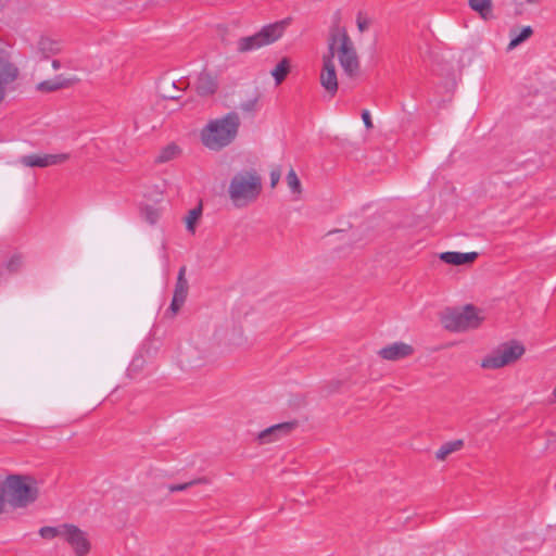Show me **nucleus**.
<instances>
[{"instance_id":"obj_1","label":"nucleus","mask_w":556,"mask_h":556,"mask_svg":"<svg viewBox=\"0 0 556 556\" xmlns=\"http://www.w3.org/2000/svg\"><path fill=\"white\" fill-rule=\"evenodd\" d=\"M240 124L235 112L210 121L200 132L202 144L211 151H220L235 141Z\"/></svg>"},{"instance_id":"obj_2","label":"nucleus","mask_w":556,"mask_h":556,"mask_svg":"<svg viewBox=\"0 0 556 556\" xmlns=\"http://www.w3.org/2000/svg\"><path fill=\"white\" fill-rule=\"evenodd\" d=\"M263 189L262 177L253 168L236 173L228 186V197L236 208L255 203Z\"/></svg>"},{"instance_id":"obj_3","label":"nucleus","mask_w":556,"mask_h":556,"mask_svg":"<svg viewBox=\"0 0 556 556\" xmlns=\"http://www.w3.org/2000/svg\"><path fill=\"white\" fill-rule=\"evenodd\" d=\"M333 53L338 58L343 72L349 77H355L359 72V60L353 41L344 27L339 25L330 29L328 37V50L326 53Z\"/></svg>"},{"instance_id":"obj_4","label":"nucleus","mask_w":556,"mask_h":556,"mask_svg":"<svg viewBox=\"0 0 556 556\" xmlns=\"http://www.w3.org/2000/svg\"><path fill=\"white\" fill-rule=\"evenodd\" d=\"M3 488L10 505L14 508H24L33 504L39 494L37 481L30 476L11 475Z\"/></svg>"},{"instance_id":"obj_5","label":"nucleus","mask_w":556,"mask_h":556,"mask_svg":"<svg viewBox=\"0 0 556 556\" xmlns=\"http://www.w3.org/2000/svg\"><path fill=\"white\" fill-rule=\"evenodd\" d=\"M290 20L286 18L269 25L264 26L258 33L242 37L237 42V50L241 53L260 49L264 46L276 42L282 37Z\"/></svg>"},{"instance_id":"obj_6","label":"nucleus","mask_w":556,"mask_h":556,"mask_svg":"<svg viewBox=\"0 0 556 556\" xmlns=\"http://www.w3.org/2000/svg\"><path fill=\"white\" fill-rule=\"evenodd\" d=\"M483 320L480 312L473 305H466L463 308H455L442 316V324L450 331H467L478 328Z\"/></svg>"},{"instance_id":"obj_7","label":"nucleus","mask_w":556,"mask_h":556,"mask_svg":"<svg viewBox=\"0 0 556 556\" xmlns=\"http://www.w3.org/2000/svg\"><path fill=\"white\" fill-rule=\"evenodd\" d=\"M523 354L525 348L520 343H505L486 355L480 366L483 369H500L516 363Z\"/></svg>"},{"instance_id":"obj_8","label":"nucleus","mask_w":556,"mask_h":556,"mask_svg":"<svg viewBox=\"0 0 556 556\" xmlns=\"http://www.w3.org/2000/svg\"><path fill=\"white\" fill-rule=\"evenodd\" d=\"M62 539L71 546L75 556H87L91 551L87 532L73 523H66Z\"/></svg>"},{"instance_id":"obj_9","label":"nucleus","mask_w":556,"mask_h":556,"mask_svg":"<svg viewBox=\"0 0 556 556\" xmlns=\"http://www.w3.org/2000/svg\"><path fill=\"white\" fill-rule=\"evenodd\" d=\"M321 87L333 97L338 91L337 70L333 62V53H325L323 55V68L320 73Z\"/></svg>"},{"instance_id":"obj_10","label":"nucleus","mask_w":556,"mask_h":556,"mask_svg":"<svg viewBox=\"0 0 556 556\" xmlns=\"http://www.w3.org/2000/svg\"><path fill=\"white\" fill-rule=\"evenodd\" d=\"M186 266H181L178 270L177 280L174 288L173 300L169 306V311L172 312L173 316H175L180 311L188 296L189 282L186 278Z\"/></svg>"},{"instance_id":"obj_11","label":"nucleus","mask_w":556,"mask_h":556,"mask_svg":"<svg viewBox=\"0 0 556 556\" xmlns=\"http://www.w3.org/2000/svg\"><path fill=\"white\" fill-rule=\"evenodd\" d=\"M298 427V421H287L274 425L261 431L256 440L258 444H269L289 435Z\"/></svg>"},{"instance_id":"obj_12","label":"nucleus","mask_w":556,"mask_h":556,"mask_svg":"<svg viewBox=\"0 0 556 556\" xmlns=\"http://www.w3.org/2000/svg\"><path fill=\"white\" fill-rule=\"evenodd\" d=\"M70 159L67 153L60 154H31L21 157L20 163L28 167H48L65 163Z\"/></svg>"},{"instance_id":"obj_13","label":"nucleus","mask_w":556,"mask_h":556,"mask_svg":"<svg viewBox=\"0 0 556 556\" xmlns=\"http://www.w3.org/2000/svg\"><path fill=\"white\" fill-rule=\"evenodd\" d=\"M414 353L412 345L404 342H394L382 348L378 355L387 361H399L410 356Z\"/></svg>"},{"instance_id":"obj_14","label":"nucleus","mask_w":556,"mask_h":556,"mask_svg":"<svg viewBox=\"0 0 556 556\" xmlns=\"http://www.w3.org/2000/svg\"><path fill=\"white\" fill-rule=\"evenodd\" d=\"M218 84L216 78L206 73L202 72L199 74L195 81V91L201 97H208L217 91Z\"/></svg>"},{"instance_id":"obj_15","label":"nucleus","mask_w":556,"mask_h":556,"mask_svg":"<svg viewBox=\"0 0 556 556\" xmlns=\"http://www.w3.org/2000/svg\"><path fill=\"white\" fill-rule=\"evenodd\" d=\"M440 260L450 265H466L472 264L477 257V252L462 253V252H443L439 255Z\"/></svg>"},{"instance_id":"obj_16","label":"nucleus","mask_w":556,"mask_h":556,"mask_svg":"<svg viewBox=\"0 0 556 556\" xmlns=\"http://www.w3.org/2000/svg\"><path fill=\"white\" fill-rule=\"evenodd\" d=\"M37 49L42 59H48L50 55L61 52V43L55 39L42 36L38 40Z\"/></svg>"},{"instance_id":"obj_17","label":"nucleus","mask_w":556,"mask_h":556,"mask_svg":"<svg viewBox=\"0 0 556 556\" xmlns=\"http://www.w3.org/2000/svg\"><path fill=\"white\" fill-rule=\"evenodd\" d=\"M189 84L186 80H179L178 83L164 80L161 85V92L164 98L176 100L179 96L176 91L185 90Z\"/></svg>"},{"instance_id":"obj_18","label":"nucleus","mask_w":556,"mask_h":556,"mask_svg":"<svg viewBox=\"0 0 556 556\" xmlns=\"http://www.w3.org/2000/svg\"><path fill=\"white\" fill-rule=\"evenodd\" d=\"M17 76V70L9 61L0 58V86L4 87Z\"/></svg>"},{"instance_id":"obj_19","label":"nucleus","mask_w":556,"mask_h":556,"mask_svg":"<svg viewBox=\"0 0 556 556\" xmlns=\"http://www.w3.org/2000/svg\"><path fill=\"white\" fill-rule=\"evenodd\" d=\"M72 80L63 78L61 76L55 77L51 80H45L38 84L37 89L43 92L56 91L59 89L71 86Z\"/></svg>"},{"instance_id":"obj_20","label":"nucleus","mask_w":556,"mask_h":556,"mask_svg":"<svg viewBox=\"0 0 556 556\" xmlns=\"http://www.w3.org/2000/svg\"><path fill=\"white\" fill-rule=\"evenodd\" d=\"M464 446L463 440H454L448 441L441 445V447L435 453V458L438 460H445L452 453L458 452Z\"/></svg>"},{"instance_id":"obj_21","label":"nucleus","mask_w":556,"mask_h":556,"mask_svg":"<svg viewBox=\"0 0 556 556\" xmlns=\"http://www.w3.org/2000/svg\"><path fill=\"white\" fill-rule=\"evenodd\" d=\"M533 34V29L531 26H525L519 33L516 30L510 31V42L507 46V50L511 51L516 49L519 45L528 40Z\"/></svg>"},{"instance_id":"obj_22","label":"nucleus","mask_w":556,"mask_h":556,"mask_svg":"<svg viewBox=\"0 0 556 556\" xmlns=\"http://www.w3.org/2000/svg\"><path fill=\"white\" fill-rule=\"evenodd\" d=\"M471 10L477 12L483 20L492 16V0H469Z\"/></svg>"},{"instance_id":"obj_23","label":"nucleus","mask_w":556,"mask_h":556,"mask_svg":"<svg viewBox=\"0 0 556 556\" xmlns=\"http://www.w3.org/2000/svg\"><path fill=\"white\" fill-rule=\"evenodd\" d=\"M291 63L288 58H283L280 62L271 70L270 74L275 79L276 85H280L290 72Z\"/></svg>"},{"instance_id":"obj_24","label":"nucleus","mask_w":556,"mask_h":556,"mask_svg":"<svg viewBox=\"0 0 556 556\" xmlns=\"http://www.w3.org/2000/svg\"><path fill=\"white\" fill-rule=\"evenodd\" d=\"M180 154V148L175 143H169L161 149L159 155L155 159L156 163H166L176 159Z\"/></svg>"},{"instance_id":"obj_25","label":"nucleus","mask_w":556,"mask_h":556,"mask_svg":"<svg viewBox=\"0 0 556 556\" xmlns=\"http://www.w3.org/2000/svg\"><path fill=\"white\" fill-rule=\"evenodd\" d=\"M66 523L59 525L56 527L46 526L39 529V535L45 540H52L54 538H62Z\"/></svg>"},{"instance_id":"obj_26","label":"nucleus","mask_w":556,"mask_h":556,"mask_svg":"<svg viewBox=\"0 0 556 556\" xmlns=\"http://www.w3.org/2000/svg\"><path fill=\"white\" fill-rule=\"evenodd\" d=\"M201 214H202L201 206L194 207L188 212L187 216L185 217V223H186L187 230L189 232L194 233L195 225H197L199 218L201 217Z\"/></svg>"},{"instance_id":"obj_27","label":"nucleus","mask_w":556,"mask_h":556,"mask_svg":"<svg viewBox=\"0 0 556 556\" xmlns=\"http://www.w3.org/2000/svg\"><path fill=\"white\" fill-rule=\"evenodd\" d=\"M287 184L290 190L295 194L302 193V185L301 181L293 168H291L287 174Z\"/></svg>"},{"instance_id":"obj_28","label":"nucleus","mask_w":556,"mask_h":556,"mask_svg":"<svg viewBox=\"0 0 556 556\" xmlns=\"http://www.w3.org/2000/svg\"><path fill=\"white\" fill-rule=\"evenodd\" d=\"M206 483H208V480L205 477H201L198 479H193L189 482H185V483H180V484H170L168 486V491L169 492L185 491L193 485L206 484Z\"/></svg>"},{"instance_id":"obj_29","label":"nucleus","mask_w":556,"mask_h":556,"mask_svg":"<svg viewBox=\"0 0 556 556\" xmlns=\"http://www.w3.org/2000/svg\"><path fill=\"white\" fill-rule=\"evenodd\" d=\"M141 215L148 224L155 225L160 218V211L153 206L148 205L142 207Z\"/></svg>"},{"instance_id":"obj_30","label":"nucleus","mask_w":556,"mask_h":556,"mask_svg":"<svg viewBox=\"0 0 556 556\" xmlns=\"http://www.w3.org/2000/svg\"><path fill=\"white\" fill-rule=\"evenodd\" d=\"M22 263V258L18 255H14L11 257V260L8 263V269L10 271H15L18 269L20 265Z\"/></svg>"},{"instance_id":"obj_31","label":"nucleus","mask_w":556,"mask_h":556,"mask_svg":"<svg viewBox=\"0 0 556 556\" xmlns=\"http://www.w3.org/2000/svg\"><path fill=\"white\" fill-rule=\"evenodd\" d=\"M256 103H257V99H252V100H249V101H245L241 104V110H243L244 112H252L255 110L256 108Z\"/></svg>"},{"instance_id":"obj_32","label":"nucleus","mask_w":556,"mask_h":556,"mask_svg":"<svg viewBox=\"0 0 556 556\" xmlns=\"http://www.w3.org/2000/svg\"><path fill=\"white\" fill-rule=\"evenodd\" d=\"M281 173L279 169H274L270 173V187L275 188L280 180Z\"/></svg>"},{"instance_id":"obj_33","label":"nucleus","mask_w":556,"mask_h":556,"mask_svg":"<svg viewBox=\"0 0 556 556\" xmlns=\"http://www.w3.org/2000/svg\"><path fill=\"white\" fill-rule=\"evenodd\" d=\"M369 27V22L366 18L357 17V28L359 31H365Z\"/></svg>"},{"instance_id":"obj_34","label":"nucleus","mask_w":556,"mask_h":556,"mask_svg":"<svg viewBox=\"0 0 556 556\" xmlns=\"http://www.w3.org/2000/svg\"><path fill=\"white\" fill-rule=\"evenodd\" d=\"M362 118L367 128H372V121L367 110L363 111Z\"/></svg>"},{"instance_id":"obj_35","label":"nucleus","mask_w":556,"mask_h":556,"mask_svg":"<svg viewBox=\"0 0 556 556\" xmlns=\"http://www.w3.org/2000/svg\"><path fill=\"white\" fill-rule=\"evenodd\" d=\"M5 505V491L3 484H0V514L3 513Z\"/></svg>"},{"instance_id":"obj_36","label":"nucleus","mask_w":556,"mask_h":556,"mask_svg":"<svg viewBox=\"0 0 556 556\" xmlns=\"http://www.w3.org/2000/svg\"><path fill=\"white\" fill-rule=\"evenodd\" d=\"M5 97V88L0 86V104L4 100Z\"/></svg>"},{"instance_id":"obj_37","label":"nucleus","mask_w":556,"mask_h":556,"mask_svg":"<svg viewBox=\"0 0 556 556\" xmlns=\"http://www.w3.org/2000/svg\"><path fill=\"white\" fill-rule=\"evenodd\" d=\"M52 67L53 70H59L61 67V62L59 60H53Z\"/></svg>"},{"instance_id":"obj_38","label":"nucleus","mask_w":556,"mask_h":556,"mask_svg":"<svg viewBox=\"0 0 556 556\" xmlns=\"http://www.w3.org/2000/svg\"><path fill=\"white\" fill-rule=\"evenodd\" d=\"M542 0H526L527 3L529 4H538L540 3Z\"/></svg>"}]
</instances>
